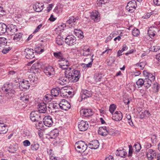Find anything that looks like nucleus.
Returning <instances> with one entry per match:
<instances>
[{
    "instance_id": "nucleus-1",
    "label": "nucleus",
    "mask_w": 160,
    "mask_h": 160,
    "mask_svg": "<svg viewBox=\"0 0 160 160\" xmlns=\"http://www.w3.org/2000/svg\"><path fill=\"white\" fill-rule=\"evenodd\" d=\"M2 90L4 92L5 96L8 98H11L14 95L15 91L13 89L12 83L6 82L2 87Z\"/></svg>"
},
{
    "instance_id": "nucleus-2",
    "label": "nucleus",
    "mask_w": 160,
    "mask_h": 160,
    "mask_svg": "<svg viewBox=\"0 0 160 160\" xmlns=\"http://www.w3.org/2000/svg\"><path fill=\"white\" fill-rule=\"evenodd\" d=\"M74 146L76 150L79 152L81 153L86 151L88 145L85 144L84 142L80 141L76 142Z\"/></svg>"
},
{
    "instance_id": "nucleus-3",
    "label": "nucleus",
    "mask_w": 160,
    "mask_h": 160,
    "mask_svg": "<svg viewBox=\"0 0 160 160\" xmlns=\"http://www.w3.org/2000/svg\"><path fill=\"white\" fill-rule=\"evenodd\" d=\"M30 117L32 121L35 122H38L42 119L41 114L37 111L32 112Z\"/></svg>"
},
{
    "instance_id": "nucleus-4",
    "label": "nucleus",
    "mask_w": 160,
    "mask_h": 160,
    "mask_svg": "<svg viewBox=\"0 0 160 160\" xmlns=\"http://www.w3.org/2000/svg\"><path fill=\"white\" fill-rule=\"evenodd\" d=\"M137 6L136 2L134 0L129 2L126 7V10L129 12H132L136 9Z\"/></svg>"
},
{
    "instance_id": "nucleus-5",
    "label": "nucleus",
    "mask_w": 160,
    "mask_h": 160,
    "mask_svg": "<svg viewBox=\"0 0 160 160\" xmlns=\"http://www.w3.org/2000/svg\"><path fill=\"white\" fill-rule=\"evenodd\" d=\"M6 32L8 35L11 36L14 35L18 31L17 27L13 24H11L7 26Z\"/></svg>"
},
{
    "instance_id": "nucleus-6",
    "label": "nucleus",
    "mask_w": 160,
    "mask_h": 160,
    "mask_svg": "<svg viewBox=\"0 0 160 160\" xmlns=\"http://www.w3.org/2000/svg\"><path fill=\"white\" fill-rule=\"evenodd\" d=\"M74 69L71 68L67 69L65 72V78L68 80L69 81L73 82Z\"/></svg>"
},
{
    "instance_id": "nucleus-7",
    "label": "nucleus",
    "mask_w": 160,
    "mask_h": 160,
    "mask_svg": "<svg viewBox=\"0 0 160 160\" xmlns=\"http://www.w3.org/2000/svg\"><path fill=\"white\" fill-rule=\"evenodd\" d=\"M59 107L62 109L67 110L71 107L70 103L65 99H62L59 102Z\"/></svg>"
},
{
    "instance_id": "nucleus-8",
    "label": "nucleus",
    "mask_w": 160,
    "mask_h": 160,
    "mask_svg": "<svg viewBox=\"0 0 160 160\" xmlns=\"http://www.w3.org/2000/svg\"><path fill=\"white\" fill-rule=\"evenodd\" d=\"M66 43L68 45H73L76 44V38L72 35L68 36L65 38Z\"/></svg>"
},
{
    "instance_id": "nucleus-9",
    "label": "nucleus",
    "mask_w": 160,
    "mask_h": 160,
    "mask_svg": "<svg viewBox=\"0 0 160 160\" xmlns=\"http://www.w3.org/2000/svg\"><path fill=\"white\" fill-rule=\"evenodd\" d=\"M24 54L26 58L28 59H32L35 57L33 50L29 48L26 49L25 50Z\"/></svg>"
},
{
    "instance_id": "nucleus-10",
    "label": "nucleus",
    "mask_w": 160,
    "mask_h": 160,
    "mask_svg": "<svg viewBox=\"0 0 160 160\" xmlns=\"http://www.w3.org/2000/svg\"><path fill=\"white\" fill-rule=\"evenodd\" d=\"M92 95V93L91 91L85 89L82 90L81 91V97L82 100L91 97Z\"/></svg>"
},
{
    "instance_id": "nucleus-11",
    "label": "nucleus",
    "mask_w": 160,
    "mask_h": 160,
    "mask_svg": "<svg viewBox=\"0 0 160 160\" xmlns=\"http://www.w3.org/2000/svg\"><path fill=\"white\" fill-rule=\"evenodd\" d=\"M88 127V124L87 122L82 120L78 122V128L80 131H85L87 129Z\"/></svg>"
},
{
    "instance_id": "nucleus-12",
    "label": "nucleus",
    "mask_w": 160,
    "mask_h": 160,
    "mask_svg": "<svg viewBox=\"0 0 160 160\" xmlns=\"http://www.w3.org/2000/svg\"><path fill=\"white\" fill-rule=\"evenodd\" d=\"M157 154L155 150L150 149L147 151L146 155L148 160H152L154 157L157 156Z\"/></svg>"
},
{
    "instance_id": "nucleus-13",
    "label": "nucleus",
    "mask_w": 160,
    "mask_h": 160,
    "mask_svg": "<svg viewBox=\"0 0 160 160\" xmlns=\"http://www.w3.org/2000/svg\"><path fill=\"white\" fill-rule=\"evenodd\" d=\"M43 122L44 125L47 127H51L53 123L52 118L49 115L45 116L43 118Z\"/></svg>"
},
{
    "instance_id": "nucleus-14",
    "label": "nucleus",
    "mask_w": 160,
    "mask_h": 160,
    "mask_svg": "<svg viewBox=\"0 0 160 160\" xmlns=\"http://www.w3.org/2000/svg\"><path fill=\"white\" fill-rule=\"evenodd\" d=\"M43 71L44 73L48 76L52 77L55 73L54 69L51 66L47 67Z\"/></svg>"
},
{
    "instance_id": "nucleus-15",
    "label": "nucleus",
    "mask_w": 160,
    "mask_h": 160,
    "mask_svg": "<svg viewBox=\"0 0 160 160\" xmlns=\"http://www.w3.org/2000/svg\"><path fill=\"white\" fill-rule=\"evenodd\" d=\"M91 19L96 22H98L100 20V16L98 12L94 10L92 11L90 15Z\"/></svg>"
},
{
    "instance_id": "nucleus-16",
    "label": "nucleus",
    "mask_w": 160,
    "mask_h": 160,
    "mask_svg": "<svg viewBox=\"0 0 160 160\" xmlns=\"http://www.w3.org/2000/svg\"><path fill=\"white\" fill-rule=\"evenodd\" d=\"M159 30L156 27H150L148 31V34L151 38L154 37L157 32H158Z\"/></svg>"
},
{
    "instance_id": "nucleus-17",
    "label": "nucleus",
    "mask_w": 160,
    "mask_h": 160,
    "mask_svg": "<svg viewBox=\"0 0 160 160\" xmlns=\"http://www.w3.org/2000/svg\"><path fill=\"white\" fill-rule=\"evenodd\" d=\"M30 86L29 82L28 80H22L19 83V87L20 89H28Z\"/></svg>"
},
{
    "instance_id": "nucleus-18",
    "label": "nucleus",
    "mask_w": 160,
    "mask_h": 160,
    "mask_svg": "<svg viewBox=\"0 0 160 160\" xmlns=\"http://www.w3.org/2000/svg\"><path fill=\"white\" fill-rule=\"evenodd\" d=\"M98 133L102 136H105L109 133V131L108 127H101L99 128Z\"/></svg>"
},
{
    "instance_id": "nucleus-19",
    "label": "nucleus",
    "mask_w": 160,
    "mask_h": 160,
    "mask_svg": "<svg viewBox=\"0 0 160 160\" xmlns=\"http://www.w3.org/2000/svg\"><path fill=\"white\" fill-rule=\"evenodd\" d=\"M112 115V119L116 121H120L122 119V114L120 111H116Z\"/></svg>"
},
{
    "instance_id": "nucleus-20",
    "label": "nucleus",
    "mask_w": 160,
    "mask_h": 160,
    "mask_svg": "<svg viewBox=\"0 0 160 160\" xmlns=\"http://www.w3.org/2000/svg\"><path fill=\"white\" fill-rule=\"evenodd\" d=\"M99 145V142L97 140L90 141L88 144V146L92 149H97L98 148Z\"/></svg>"
},
{
    "instance_id": "nucleus-21",
    "label": "nucleus",
    "mask_w": 160,
    "mask_h": 160,
    "mask_svg": "<svg viewBox=\"0 0 160 160\" xmlns=\"http://www.w3.org/2000/svg\"><path fill=\"white\" fill-rule=\"evenodd\" d=\"M38 111L40 113H44L47 110V106L44 102L40 103L38 105Z\"/></svg>"
},
{
    "instance_id": "nucleus-22",
    "label": "nucleus",
    "mask_w": 160,
    "mask_h": 160,
    "mask_svg": "<svg viewBox=\"0 0 160 160\" xmlns=\"http://www.w3.org/2000/svg\"><path fill=\"white\" fill-rule=\"evenodd\" d=\"M44 5L42 3L37 2L33 6V8L36 12L41 11L43 9Z\"/></svg>"
},
{
    "instance_id": "nucleus-23",
    "label": "nucleus",
    "mask_w": 160,
    "mask_h": 160,
    "mask_svg": "<svg viewBox=\"0 0 160 160\" xmlns=\"http://www.w3.org/2000/svg\"><path fill=\"white\" fill-rule=\"evenodd\" d=\"M73 82H76L78 81L80 77V71L79 70H75L74 69Z\"/></svg>"
},
{
    "instance_id": "nucleus-24",
    "label": "nucleus",
    "mask_w": 160,
    "mask_h": 160,
    "mask_svg": "<svg viewBox=\"0 0 160 160\" xmlns=\"http://www.w3.org/2000/svg\"><path fill=\"white\" fill-rule=\"evenodd\" d=\"M40 65L38 62L34 63L31 67V70L32 71L33 73H36L39 72V67Z\"/></svg>"
},
{
    "instance_id": "nucleus-25",
    "label": "nucleus",
    "mask_w": 160,
    "mask_h": 160,
    "mask_svg": "<svg viewBox=\"0 0 160 160\" xmlns=\"http://www.w3.org/2000/svg\"><path fill=\"white\" fill-rule=\"evenodd\" d=\"M80 113L85 117H88L92 115V112L91 109H82L80 110Z\"/></svg>"
},
{
    "instance_id": "nucleus-26",
    "label": "nucleus",
    "mask_w": 160,
    "mask_h": 160,
    "mask_svg": "<svg viewBox=\"0 0 160 160\" xmlns=\"http://www.w3.org/2000/svg\"><path fill=\"white\" fill-rule=\"evenodd\" d=\"M117 156H119L122 158H124L127 155V152H126L125 149H118L115 153Z\"/></svg>"
},
{
    "instance_id": "nucleus-27",
    "label": "nucleus",
    "mask_w": 160,
    "mask_h": 160,
    "mask_svg": "<svg viewBox=\"0 0 160 160\" xmlns=\"http://www.w3.org/2000/svg\"><path fill=\"white\" fill-rule=\"evenodd\" d=\"M78 19L79 17L78 16L76 17L71 16L70 17L69 19L67 21L66 23L69 25L71 24V26H72V25H74V24H73L76 22V20H78Z\"/></svg>"
},
{
    "instance_id": "nucleus-28",
    "label": "nucleus",
    "mask_w": 160,
    "mask_h": 160,
    "mask_svg": "<svg viewBox=\"0 0 160 160\" xmlns=\"http://www.w3.org/2000/svg\"><path fill=\"white\" fill-rule=\"evenodd\" d=\"M20 99L25 103H27L28 102L29 99L30 98L29 96L28 95L27 93H24L22 94H21V96L20 97Z\"/></svg>"
},
{
    "instance_id": "nucleus-29",
    "label": "nucleus",
    "mask_w": 160,
    "mask_h": 160,
    "mask_svg": "<svg viewBox=\"0 0 160 160\" xmlns=\"http://www.w3.org/2000/svg\"><path fill=\"white\" fill-rule=\"evenodd\" d=\"M7 26L3 23H0V35H2L7 31Z\"/></svg>"
},
{
    "instance_id": "nucleus-30",
    "label": "nucleus",
    "mask_w": 160,
    "mask_h": 160,
    "mask_svg": "<svg viewBox=\"0 0 160 160\" xmlns=\"http://www.w3.org/2000/svg\"><path fill=\"white\" fill-rule=\"evenodd\" d=\"M7 127L5 124L0 123V134L6 133L8 131Z\"/></svg>"
},
{
    "instance_id": "nucleus-31",
    "label": "nucleus",
    "mask_w": 160,
    "mask_h": 160,
    "mask_svg": "<svg viewBox=\"0 0 160 160\" xmlns=\"http://www.w3.org/2000/svg\"><path fill=\"white\" fill-rule=\"evenodd\" d=\"M60 91V88H53L51 90V95L52 97H56L59 95Z\"/></svg>"
},
{
    "instance_id": "nucleus-32",
    "label": "nucleus",
    "mask_w": 160,
    "mask_h": 160,
    "mask_svg": "<svg viewBox=\"0 0 160 160\" xmlns=\"http://www.w3.org/2000/svg\"><path fill=\"white\" fill-rule=\"evenodd\" d=\"M74 32L76 36H77L78 37L81 38H83V33L80 29H75Z\"/></svg>"
},
{
    "instance_id": "nucleus-33",
    "label": "nucleus",
    "mask_w": 160,
    "mask_h": 160,
    "mask_svg": "<svg viewBox=\"0 0 160 160\" xmlns=\"http://www.w3.org/2000/svg\"><path fill=\"white\" fill-rule=\"evenodd\" d=\"M94 55L93 54H90L89 56H86L87 58H84L83 61L86 63H89V62H93V57Z\"/></svg>"
},
{
    "instance_id": "nucleus-34",
    "label": "nucleus",
    "mask_w": 160,
    "mask_h": 160,
    "mask_svg": "<svg viewBox=\"0 0 160 160\" xmlns=\"http://www.w3.org/2000/svg\"><path fill=\"white\" fill-rule=\"evenodd\" d=\"M90 49L88 46H85L83 49V56H89L90 54L88 53L90 52Z\"/></svg>"
},
{
    "instance_id": "nucleus-35",
    "label": "nucleus",
    "mask_w": 160,
    "mask_h": 160,
    "mask_svg": "<svg viewBox=\"0 0 160 160\" xmlns=\"http://www.w3.org/2000/svg\"><path fill=\"white\" fill-rule=\"evenodd\" d=\"M139 114L140 118H143L147 115H150V113L148 111L144 110L141 111L139 112Z\"/></svg>"
},
{
    "instance_id": "nucleus-36",
    "label": "nucleus",
    "mask_w": 160,
    "mask_h": 160,
    "mask_svg": "<svg viewBox=\"0 0 160 160\" xmlns=\"http://www.w3.org/2000/svg\"><path fill=\"white\" fill-rule=\"evenodd\" d=\"M152 82L148 78H145L144 80V84L143 85L146 88H148L151 86Z\"/></svg>"
},
{
    "instance_id": "nucleus-37",
    "label": "nucleus",
    "mask_w": 160,
    "mask_h": 160,
    "mask_svg": "<svg viewBox=\"0 0 160 160\" xmlns=\"http://www.w3.org/2000/svg\"><path fill=\"white\" fill-rule=\"evenodd\" d=\"M14 36L13 37V40L15 41L18 42L20 40L22 37V34L21 33H16L14 35Z\"/></svg>"
},
{
    "instance_id": "nucleus-38",
    "label": "nucleus",
    "mask_w": 160,
    "mask_h": 160,
    "mask_svg": "<svg viewBox=\"0 0 160 160\" xmlns=\"http://www.w3.org/2000/svg\"><path fill=\"white\" fill-rule=\"evenodd\" d=\"M102 74L99 73H96L94 74V79L96 82H100L102 78Z\"/></svg>"
},
{
    "instance_id": "nucleus-39",
    "label": "nucleus",
    "mask_w": 160,
    "mask_h": 160,
    "mask_svg": "<svg viewBox=\"0 0 160 160\" xmlns=\"http://www.w3.org/2000/svg\"><path fill=\"white\" fill-rule=\"evenodd\" d=\"M63 38L60 36H58L56 38V43L59 45H62L63 43Z\"/></svg>"
},
{
    "instance_id": "nucleus-40",
    "label": "nucleus",
    "mask_w": 160,
    "mask_h": 160,
    "mask_svg": "<svg viewBox=\"0 0 160 160\" xmlns=\"http://www.w3.org/2000/svg\"><path fill=\"white\" fill-rule=\"evenodd\" d=\"M23 134L24 137L30 138L31 137L32 135L30 131L27 129L24 130L23 132Z\"/></svg>"
},
{
    "instance_id": "nucleus-41",
    "label": "nucleus",
    "mask_w": 160,
    "mask_h": 160,
    "mask_svg": "<svg viewBox=\"0 0 160 160\" xmlns=\"http://www.w3.org/2000/svg\"><path fill=\"white\" fill-rule=\"evenodd\" d=\"M7 42V39L4 38H0V47H3L5 45Z\"/></svg>"
},
{
    "instance_id": "nucleus-42",
    "label": "nucleus",
    "mask_w": 160,
    "mask_h": 160,
    "mask_svg": "<svg viewBox=\"0 0 160 160\" xmlns=\"http://www.w3.org/2000/svg\"><path fill=\"white\" fill-rule=\"evenodd\" d=\"M53 55L56 58L59 59V60L64 59L63 55L60 52H54Z\"/></svg>"
},
{
    "instance_id": "nucleus-43",
    "label": "nucleus",
    "mask_w": 160,
    "mask_h": 160,
    "mask_svg": "<svg viewBox=\"0 0 160 160\" xmlns=\"http://www.w3.org/2000/svg\"><path fill=\"white\" fill-rule=\"evenodd\" d=\"M136 84L138 88L141 87L144 84V80L142 78L139 79L136 82Z\"/></svg>"
},
{
    "instance_id": "nucleus-44",
    "label": "nucleus",
    "mask_w": 160,
    "mask_h": 160,
    "mask_svg": "<svg viewBox=\"0 0 160 160\" xmlns=\"http://www.w3.org/2000/svg\"><path fill=\"white\" fill-rule=\"evenodd\" d=\"M92 62H89V63H86V64H83L82 65V69L85 70L86 68H91L92 66Z\"/></svg>"
},
{
    "instance_id": "nucleus-45",
    "label": "nucleus",
    "mask_w": 160,
    "mask_h": 160,
    "mask_svg": "<svg viewBox=\"0 0 160 160\" xmlns=\"http://www.w3.org/2000/svg\"><path fill=\"white\" fill-rule=\"evenodd\" d=\"M133 148H135V149L136 152H139L141 148V145L138 143H135L134 146Z\"/></svg>"
},
{
    "instance_id": "nucleus-46",
    "label": "nucleus",
    "mask_w": 160,
    "mask_h": 160,
    "mask_svg": "<svg viewBox=\"0 0 160 160\" xmlns=\"http://www.w3.org/2000/svg\"><path fill=\"white\" fill-rule=\"evenodd\" d=\"M52 96L50 94H46L45 96L44 99V100L46 102H49L52 99Z\"/></svg>"
},
{
    "instance_id": "nucleus-47",
    "label": "nucleus",
    "mask_w": 160,
    "mask_h": 160,
    "mask_svg": "<svg viewBox=\"0 0 160 160\" xmlns=\"http://www.w3.org/2000/svg\"><path fill=\"white\" fill-rule=\"evenodd\" d=\"M153 88L154 92H157L158 91L159 88V85L157 82H155L153 83Z\"/></svg>"
},
{
    "instance_id": "nucleus-48",
    "label": "nucleus",
    "mask_w": 160,
    "mask_h": 160,
    "mask_svg": "<svg viewBox=\"0 0 160 160\" xmlns=\"http://www.w3.org/2000/svg\"><path fill=\"white\" fill-rule=\"evenodd\" d=\"M58 107H59V103L58 104L57 103H51L49 105L48 108H51L52 107L54 109H57L58 108Z\"/></svg>"
},
{
    "instance_id": "nucleus-49",
    "label": "nucleus",
    "mask_w": 160,
    "mask_h": 160,
    "mask_svg": "<svg viewBox=\"0 0 160 160\" xmlns=\"http://www.w3.org/2000/svg\"><path fill=\"white\" fill-rule=\"evenodd\" d=\"M147 78L149 79L152 82L154 81L155 78V74H152L149 73Z\"/></svg>"
},
{
    "instance_id": "nucleus-50",
    "label": "nucleus",
    "mask_w": 160,
    "mask_h": 160,
    "mask_svg": "<svg viewBox=\"0 0 160 160\" xmlns=\"http://www.w3.org/2000/svg\"><path fill=\"white\" fill-rule=\"evenodd\" d=\"M69 65V63L66 62H65V64L63 65L62 64H60L59 66V67L63 69H66V70L67 69H68V67Z\"/></svg>"
},
{
    "instance_id": "nucleus-51",
    "label": "nucleus",
    "mask_w": 160,
    "mask_h": 160,
    "mask_svg": "<svg viewBox=\"0 0 160 160\" xmlns=\"http://www.w3.org/2000/svg\"><path fill=\"white\" fill-rule=\"evenodd\" d=\"M116 106L114 104H112L110 105L109 107V111L112 114H113V112L116 109Z\"/></svg>"
},
{
    "instance_id": "nucleus-52",
    "label": "nucleus",
    "mask_w": 160,
    "mask_h": 160,
    "mask_svg": "<svg viewBox=\"0 0 160 160\" xmlns=\"http://www.w3.org/2000/svg\"><path fill=\"white\" fill-rule=\"evenodd\" d=\"M31 149L34 151H36L38 149L39 147V144L38 143L32 144L31 145Z\"/></svg>"
},
{
    "instance_id": "nucleus-53",
    "label": "nucleus",
    "mask_w": 160,
    "mask_h": 160,
    "mask_svg": "<svg viewBox=\"0 0 160 160\" xmlns=\"http://www.w3.org/2000/svg\"><path fill=\"white\" fill-rule=\"evenodd\" d=\"M139 34V30L135 28L133 29L132 31V34L134 36H137Z\"/></svg>"
},
{
    "instance_id": "nucleus-54",
    "label": "nucleus",
    "mask_w": 160,
    "mask_h": 160,
    "mask_svg": "<svg viewBox=\"0 0 160 160\" xmlns=\"http://www.w3.org/2000/svg\"><path fill=\"white\" fill-rule=\"evenodd\" d=\"M17 150L16 148L14 147L12 145L10 146L9 147V152L12 153H14Z\"/></svg>"
},
{
    "instance_id": "nucleus-55",
    "label": "nucleus",
    "mask_w": 160,
    "mask_h": 160,
    "mask_svg": "<svg viewBox=\"0 0 160 160\" xmlns=\"http://www.w3.org/2000/svg\"><path fill=\"white\" fill-rule=\"evenodd\" d=\"M115 61L114 57H112L109 58V60L107 62L108 65H111Z\"/></svg>"
},
{
    "instance_id": "nucleus-56",
    "label": "nucleus",
    "mask_w": 160,
    "mask_h": 160,
    "mask_svg": "<svg viewBox=\"0 0 160 160\" xmlns=\"http://www.w3.org/2000/svg\"><path fill=\"white\" fill-rule=\"evenodd\" d=\"M61 96L65 98H68V94L67 93V91H64V92H60Z\"/></svg>"
},
{
    "instance_id": "nucleus-57",
    "label": "nucleus",
    "mask_w": 160,
    "mask_h": 160,
    "mask_svg": "<svg viewBox=\"0 0 160 160\" xmlns=\"http://www.w3.org/2000/svg\"><path fill=\"white\" fill-rule=\"evenodd\" d=\"M36 124V126L37 127V129H41V128H42L43 126L42 123L41 121H38V122Z\"/></svg>"
},
{
    "instance_id": "nucleus-58",
    "label": "nucleus",
    "mask_w": 160,
    "mask_h": 160,
    "mask_svg": "<svg viewBox=\"0 0 160 160\" xmlns=\"http://www.w3.org/2000/svg\"><path fill=\"white\" fill-rule=\"evenodd\" d=\"M157 136L155 134H153L152 135L151 139L152 143H156L157 141Z\"/></svg>"
},
{
    "instance_id": "nucleus-59",
    "label": "nucleus",
    "mask_w": 160,
    "mask_h": 160,
    "mask_svg": "<svg viewBox=\"0 0 160 160\" xmlns=\"http://www.w3.org/2000/svg\"><path fill=\"white\" fill-rule=\"evenodd\" d=\"M129 152H128V156L129 157H131L132 156L133 149L132 148V145H129Z\"/></svg>"
},
{
    "instance_id": "nucleus-60",
    "label": "nucleus",
    "mask_w": 160,
    "mask_h": 160,
    "mask_svg": "<svg viewBox=\"0 0 160 160\" xmlns=\"http://www.w3.org/2000/svg\"><path fill=\"white\" fill-rule=\"evenodd\" d=\"M146 64L145 62H142L137 64V65L141 68V69H143Z\"/></svg>"
},
{
    "instance_id": "nucleus-61",
    "label": "nucleus",
    "mask_w": 160,
    "mask_h": 160,
    "mask_svg": "<svg viewBox=\"0 0 160 160\" xmlns=\"http://www.w3.org/2000/svg\"><path fill=\"white\" fill-rule=\"evenodd\" d=\"M151 50L153 52H157L160 49V47L158 46H152Z\"/></svg>"
},
{
    "instance_id": "nucleus-62",
    "label": "nucleus",
    "mask_w": 160,
    "mask_h": 160,
    "mask_svg": "<svg viewBox=\"0 0 160 160\" xmlns=\"http://www.w3.org/2000/svg\"><path fill=\"white\" fill-rule=\"evenodd\" d=\"M28 79L31 82H33L35 80V77H33L32 74H30L29 75Z\"/></svg>"
},
{
    "instance_id": "nucleus-63",
    "label": "nucleus",
    "mask_w": 160,
    "mask_h": 160,
    "mask_svg": "<svg viewBox=\"0 0 160 160\" xmlns=\"http://www.w3.org/2000/svg\"><path fill=\"white\" fill-rule=\"evenodd\" d=\"M23 145L25 147H27L29 146L31 144V143L30 142V141L28 140H26L25 141H24L23 142Z\"/></svg>"
},
{
    "instance_id": "nucleus-64",
    "label": "nucleus",
    "mask_w": 160,
    "mask_h": 160,
    "mask_svg": "<svg viewBox=\"0 0 160 160\" xmlns=\"http://www.w3.org/2000/svg\"><path fill=\"white\" fill-rule=\"evenodd\" d=\"M11 48L10 47L5 48H4L2 51V52L4 54H6L8 52L11 50Z\"/></svg>"
}]
</instances>
